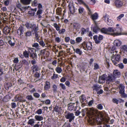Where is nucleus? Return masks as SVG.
Masks as SVG:
<instances>
[{
  "instance_id": "nucleus-1",
  "label": "nucleus",
  "mask_w": 127,
  "mask_h": 127,
  "mask_svg": "<svg viewBox=\"0 0 127 127\" xmlns=\"http://www.w3.org/2000/svg\"><path fill=\"white\" fill-rule=\"evenodd\" d=\"M65 118L67 119H69V122H70L74 120L75 116L73 113H70L68 111H66L64 113Z\"/></svg>"
},
{
  "instance_id": "nucleus-2",
  "label": "nucleus",
  "mask_w": 127,
  "mask_h": 127,
  "mask_svg": "<svg viewBox=\"0 0 127 127\" xmlns=\"http://www.w3.org/2000/svg\"><path fill=\"white\" fill-rule=\"evenodd\" d=\"M90 116H91V118H90L89 121V123L92 125L94 124L96 122V120L95 119V116H96L95 112L94 110L91 111L89 113Z\"/></svg>"
},
{
  "instance_id": "nucleus-3",
  "label": "nucleus",
  "mask_w": 127,
  "mask_h": 127,
  "mask_svg": "<svg viewBox=\"0 0 127 127\" xmlns=\"http://www.w3.org/2000/svg\"><path fill=\"white\" fill-rule=\"evenodd\" d=\"M111 60L112 61L114 65L117 64L118 62L121 59L120 55L118 54H116L115 55H113L111 57Z\"/></svg>"
},
{
  "instance_id": "nucleus-4",
  "label": "nucleus",
  "mask_w": 127,
  "mask_h": 127,
  "mask_svg": "<svg viewBox=\"0 0 127 127\" xmlns=\"http://www.w3.org/2000/svg\"><path fill=\"white\" fill-rule=\"evenodd\" d=\"M17 33L21 38H24V25L23 24L20 25V27L18 30Z\"/></svg>"
},
{
  "instance_id": "nucleus-5",
  "label": "nucleus",
  "mask_w": 127,
  "mask_h": 127,
  "mask_svg": "<svg viewBox=\"0 0 127 127\" xmlns=\"http://www.w3.org/2000/svg\"><path fill=\"white\" fill-rule=\"evenodd\" d=\"M93 38L95 43L96 44H98L100 43L101 41L103 39V36L101 35H99L98 36L96 35L94 36Z\"/></svg>"
},
{
  "instance_id": "nucleus-6",
  "label": "nucleus",
  "mask_w": 127,
  "mask_h": 127,
  "mask_svg": "<svg viewBox=\"0 0 127 127\" xmlns=\"http://www.w3.org/2000/svg\"><path fill=\"white\" fill-rule=\"evenodd\" d=\"M125 34H126V33L122 32L121 29L120 28H115L114 35L118 36Z\"/></svg>"
},
{
  "instance_id": "nucleus-7",
  "label": "nucleus",
  "mask_w": 127,
  "mask_h": 127,
  "mask_svg": "<svg viewBox=\"0 0 127 127\" xmlns=\"http://www.w3.org/2000/svg\"><path fill=\"white\" fill-rule=\"evenodd\" d=\"M28 50L31 58L33 59H36L37 58V55L34 52L33 48H29Z\"/></svg>"
},
{
  "instance_id": "nucleus-8",
  "label": "nucleus",
  "mask_w": 127,
  "mask_h": 127,
  "mask_svg": "<svg viewBox=\"0 0 127 127\" xmlns=\"http://www.w3.org/2000/svg\"><path fill=\"white\" fill-rule=\"evenodd\" d=\"M107 77V75L106 74H104L100 76L99 77L98 83L100 84L104 83L105 80H106Z\"/></svg>"
},
{
  "instance_id": "nucleus-9",
  "label": "nucleus",
  "mask_w": 127,
  "mask_h": 127,
  "mask_svg": "<svg viewBox=\"0 0 127 127\" xmlns=\"http://www.w3.org/2000/svg\"><path fill=\"white\" fill-rule=\"evenodd\" d=\"M126 0H124L123 3L119 0H117L115 1L114 3L116 6L118 8L121 7L124 4V3L126 1Z\"/></svg>"
},
{
  "instance_id": "nucleus-10",
  "label": "nucleus",
  "mask_w": 127,
  "mask_h": 127,
  "mask_svg": "<svg viewBox=\"0 0 127 127\" xmlns=\"http://www.w3.org/2000/svg\"><path fill=\"white\" fill-rule=\"evenodd\" d=\"M94 24V25L93 27V31L95 33H97L100 29L96 21H95Z\"/></svg>"
},
{
  "instance_id": "nucleus-11",
  "label": "nucleus",
  "mask_w": 127,
  "mask_h": 127,
  "mask_svg": "<svg viewBox=\"0 0 127 127\" xmlns=\"http://www.w3.org/2000/svg\"><path fill=\"white\" fill-rule=\"evenodd\" d=\"M80 101L82 104H84L85 101H86V97L83 94L79 97Z\"/></svg>"
},
{
  "instance_id": "nucleus-12",
  "label": "nucleus",
  "mask_w": 127,
  "mask_h": 127,
  "mask_svg": "<svg viewBox=\"0 0 127 127\" xmlns=\"http://www.w3.org/2000/svg\"><path fill=\"white\" fill-rule=\"evenodd\" d=\"M70 12L72 14H73L75 12V9L74 6L72 4L71 5L69 4L68 6Z\"/></svg>"
},
{
  "instance_id": "nucleus-13",
  "label": "nucleus",
  "mask_w": 127,
  "mask_h": 127,
  "mask_svg": "<svg viewBox=\"0 0 127 127\" xmlns=\"http://www.w3.org/2000/svg\"><path fill=\"white\" fill-rule=\"evenodd\" d=\"M113 74V75H112L114 77H115V78L120 76V73L118 70H115L114 71Z\"/></svg>"
},
{
  "instance_id": "nucleus-14",
  "label": "nucleus",
  "mask_w": 127,
  "mask_h": 127,
  "mask_svg": "<svg viewBox=\"0 0 127 127\" xmlns=\"http://www.w3.org/2000/svg\"><path fill=\"white\" fill-rule=\"evenodd\" d=\"M91 18L93 21L94 23L95 21H96L95 20H96L98 18V15L96 13H95L92 15L91 16Z\"/></svg>"
},
{
  "instance_id": "nucleus-15",
  "label": "nucleus",
  "mask_w": 127,
  "mask_h": 127,
  "mask_svg": "<svg viewBox=\"0 0 127 127\" xmlns=\"http://www.w3.org/2000/svg\"><path fill=\"white\" fill-rule=\"evenodd\" d=\"M115 77H114L112 75L108 76H107L106 77V80L107 81L110 82L112 81H115Z\"/></svg>"
},
{
  "instance_id": "nucleus-16",
  "label": "nucleus",
  "mask_w": 127,
  "mask_h": 127,
  "mask_svg": "<svg viewBox=\"0 0 127 127\" xmlns=\"http://www.w3.org/2000/svg\"><path fill=\"white\" fill-rule=\"evenodd\" d=\"M30 10L28 11V13L32 16H34L35 14V12L37 11V8L31 9Z\"/></svg>"
},
{
  "instance_id": "nucleus-17",
  "label": "nucleus",
  "mask_w": 127,
  "mask_h": 127,
  "mask_svg": "<svg viewBox=\"0 0 127 127\" xmlns=\"http://www.w3.org/2000/svg\"><path fill=\"white\" fill-rule=\"evenodd\" d=\"M73 26L74 28L77 31L81 27L80 24L78 23H74L73 24Z\"/></svg>"
},
{
  "instance_id": "nucleus-18",
  "label": "nucleus",
  "mask_w": 127,
  "mask_h": 127,
  "mask_svg": "<svg viewBox=\"0 0 127 127\" xmlns=\"http://www.w3.org/2000/svg\"><path fill=\"white\" fill-rule=\"evenodd\" d=\"M30 62V61H27L24 60V67L26 70L28 69L29 68Z\"/></svg>"
},
{
  "instance_id": "nucleus-19",
  "label": "nucleus",
  "mask_w": 127,
  "mask_h": 127,
  "mask_svg": "<svg viewBox=\"0 0 127 127\" xmlns=\"http://www.w3.org/2000/svg\"><path fill=\"white\" fill-rule=\"evenodd\" d=\"M50 83L49 82L46 81V82L45 85L44 87V90H45L47 91L50 89Z\"/></svg>"
},
{
  "instance_id": "nucleus-20",
  "label": "nucleus",
  "mask_w": 127,
  "mask_h": 127,
  "mask_svg": "<svg viewBox=\"0 0 127 127\" xmlns=\"http://www.w3.org/2000/svg\"><path fill=\"white\" fill-rule=\"evenodd\" d=\"M75 104V103L73 104L72 103L68 104L67 105V107L68 109L70 110H72L74 109V105Z\"/></svg>"
},
{
  "instance_id": "nucleus-21",
  "label": "nucleus",
  "mask_w": 127,
  "mask_h": 127,
  "mask_svg": "<svg viewBox=\"0 0 127 127\" xmlns=\"http://www.w3.org/2000/svg\"><path fill=\"white\" fill-rule=\"evenodd\" d=\"M122 44V42L119 40H116L114 41V44L117 46H120Z\"/></svg>"
},
{
  "instance_id": "nucleus-22",
  "label": "nucleus",
  "mask_w": 127,
  "mask_h": 127,
  "mask_svg": "<svg viewBox=\"0 0 127 127\" xmlns=\"http://www.w3.org/2000/svg\"><path fill=\"white\" fill-rule=\"evenodd\" d=\"M92 47V43L90 42H88L86 44V49L87 50H91Z\"/></svg>"
},
{
  "instance_id": "nucleus-23",
  "label": "nucleus",
  "mask_w": 127,
  "mask_h": 127,
  "mask_svg": "<svg viewBox=\"0 0 127 127\" xmlns=\"http://www.w3.org/2000/svg\"><path fill=\"white\" fill-rule=\"evenodd\" d=\"M107 29L108 34H110L109 32H112L113 33H112V35H114L115 28L113 27H109Z\"/></svg>"
},
{
  "instance_id": "nucleus-24",
  "label": "nucleus",
  "mask_w": 127,
  "mask_h": 127,
  "mask_svg": "<svg viewBox=\"0 0 127 127\" xmlns=\"http://www.w3.org/2000/svg\"><path fill=\"white\" fill-rule=\"evenodd\" d=\"M19 100L20 101V104L21 105H22V106L23 107V108L24 107V105L23 104V101L24 100V97L23 95L22 96H19Z\"/></svg>"
},
{
  "instance_id": "nucleus-25",
  "label": "nucleus",
  "mask_w": 127,
  "mask_h": 127,
  "mask_svg": "<svg viewBox=\"0 0 127 127\" xmlns=\"http://www.w3.org/2000/svg\"><path fill=\"white\" fill-rule=\"evenodd\" d=\"M119 88L120 90L119 92V93L125 92V87L122 85L120 84L119 86Z\"/></svg>"
},
{
  "instance_id": "nucleus-26",
  "label": "nucleus",
  "mask_w": 127,
  "mask_h": 127,
  "mask_svg": "<svg viewBox=\"0 0 127 127\" xmlns=\"http://www.w3.org/2000/svg\"><path fill=\"white\" fill-rule=\"evenodd\" d=\"M101 32L103 33L108 34V29L106 28H102L100 30Z\"/></svg>"
},
{
  "instance_id": "nucleus-27",
  "label": "nucleus",
  "mask_w": 127,
  "mask_h": 127,
  "mask_svg": "<svg viewBox=\"0 0 127 127\" xmlns=\"http://www.w3.org/2000/svg\"><path fill=\"white\" fill-rule=\"evenodd\" d=\"M34 118L37 121H41L43 119V118L41 116L36 115Z\"/></svg>"
},
{
  "instance_id": "nucleus-28",
  "label": "nucleus",
  "mask_w": 127,
  "mask_h": 127,
  "mask_svg": "<svg viewBox=\"0 0 127 127\" xmlns=\"http://www.w3.org/2000/svg\"><path fill=\"white\" fill-rule=\"evenodd\" d=\"M78 10V13L79 14H82L84 13V9L83 8L80 7H79Z\"/></svg>"
},
{
  "instance_id": "nucleus-29",
  "label": "nucleus",
  "mask_w": 127,
  "mask_h": 127,
  "mask_svg": "<svg viewBox=\"0 0 127 127\" xmlns=\"http://www.w3.org/2000/svg\"><path fill=\"white\" fill-rule=\"evenodd\" d=\"M52 90L54 93H56L57 91V87L56 85L54 84L53 85L52 87Z\"/></svg>"
},
{
  "instance_id": "nucleus-30",
  "label": "nucleus",
  "mask_w": 127,
  "mask_h": 127,
  "mask_svg": "<svg viewBox=\"0 0 127 127\" xmlns=\"http://www.w3.org/2000/svg\"><path fill=\"white\" fill-rule=\"evenodd\" d=\"M55 70L57 73H60L62 71V70L61 67H59V65L56 68Z\"/></svg>"
},
{
  "instance_id": "nucleus-31",
  "label": "nucleus",
  "mask_w": 127,
  "mask_h": 127,
  "mask_svg": "<svg viewBox=\"0 0 127 127\" xmlns=\"http://www.w3.org/2000/svg\"><path fill=\"white\" fill-rule=\"evenodd\" d=\"M32 72H35L37 71L38 70V66L36 65H34L32 66Z\"/></svg>"
},
{
  "instance_id": "nucleus-32",
  "label": "nucleus",
  "mask_w": 127,
  "mask_h": 127,
  "mask_svg": "<svg viewBox=\"0 0 127 127\" xmlns=\"http://www.w3.org/2000/svg\"><path fill=\"white\" fill-rule=\"evenodd\" d=\"M53 26L57 31H58L60 30V27L58 26L57 24L54 23L53 24Z\"/></svg>"
},
{
  "instance_id": "nucleus-33",
  "label": "nucleus",
  "mask_w": 127,
  "mask_h": 127,
  "mask_svg": "<svg viewBox=\"0 0 127 127\" xmlns=\"http://www.w3.org/2000/svg\"><path fill=\"white\" fill-rule=\"evenodd\" d=\"M35 123L34 119H32L29 120L28 122V124L30 125L31 126H32Z\"/></svg>"
},
{
  "instance_id": "nucleus-34",
  "label": "nucleus",
  "mask_w": 127,
  "mask_h": 127,
  "mask_svg": "<svg viewBox=\"0 0 127 127\" xmlns=\"http://www.w3.org/2000/svg\"><path fill=\"white\" fill-rule=\"evenodd\" d=\"M39 41L38 40H37V41L39 43L40 45L43 47H44L45 46L46 44L43 40H41Z\"/></svg>"
},
{
  "instance_id": "nucleus-35",
  "label": "nucleus",
  "mask_w": 127,
  "mask_h": 127,
  "mask_svg": "<svg viewBox=\"0 0 127 127\" xmlns=\"http://www.w3.org/2000/svg\"><path fill=\"white\" fill-rule=\"evenodd\" d=\"M99 69V67L98 64L96 63H94V70H96Z\"/></svg>"
},
{
  "instance_id": "nucleus-36",
  "label": "nucleus",
  "mask_w": 127,
  "mask_h": 127,
  "mask_svg": "<svg viewBox=\"0 0 127 127\" xmlns=\"http://www.w3.org/2000/svg\"><path fill=\"white\" fill-rule=\"evenodd\" d=\"M10 29V28H5L3 29V32L5 34H7L9 33Z\"/></svg>"
},
{
  "instance_id": "nucleus-37",
  "label": "nucleus",
  "mask_w": 127,
  "mask_h": 127,
  "mask_svg": "<svg viewBox=\"0 0 127 127\" xmlns=\"http://www.w3.org/2000/svg\"><path fill=\"white\" fill-rule=\"evenodd\" d=\"M93 88H94L93 90H95L97 91L98 90V89L100 88V87L98 85L96 84H95L93 85Z\"/></svg>"
},
{
  "instance_id": "nucleus-38",
  "label": "nucleus",
  "mask_w": 127,
  "mask_h": 127,
  "mask_svg": "<svg viewBox=\"0 0 127 127\" xmlns=\"http://www.w3.org/2000/svg\"><path fill=\"white\" fill-rule=\"evenodd\" d=\"M54 110L56 112H59L61 109L60 107L56 106L54 108Z\"/></svg>"
},
{
  "instance_id": "nucleus-39",
  "label": "nucleus",
  "mask_w": 127,
  "mask_h": 127,
  "mask_svg": "<svg viewBox=\"0 0 127 127\" xmlns=\"http://www.w3.org/2000/svg\"><path fill=\"white\" fill-rule=\"evenodd\" d=\"M88 42H84L82 44V47L85 50L87 51L86 49V44Z\"/></svg>"
},
{
  "instance_id": "nucleus-40",
  "label": "nucleus",
  "mask_w": 127,
  "mask_h": 127,
  "mask_svg": "<svg viewBox=\"0 0 127 127\" xmlns=\"http://www.w3.org/2000/svg\"><path fill=\"white\" fill-rule=\"evenodd\" d=\"M109 16L108 15H105L103 17V19L104 20L105 22L109 20Z\"/></svg>"
},
{
  "instance_id": "nucleus-41",
  "label": "nucleus",
  "mask_w": 127,
  "mask_h": 127,
  "mask_svg": "<svg viewBox=\"0 0 127 127\" xmlns=\"http://www.w3.org/2000/svg\"><path fill=\"white\" fill-rule=\"evenodd\" d=\"M16 5L19 8L21 11H22L24 10V8L23 6H22V5L20 3H17Z\"/></svg>"
},
{
  "instance_id": "nucleus-42",
  "label": "nucleus",
  "mask_w": 127,
  "mask_h": 127,
  "mask_svg": "<svg viewBox=\"0 0 127 127\" xmlns=\"http://www.w3.org/2000/svg\"><path fill=\"white\" fill-rule=\"evenodd\" d=\"M85 7H86V8H87V9L88 11V14L89 15L91 16L92 14V13L91 11V10L89 7L88 6V5H87Z\"/></svg>"
},
{
  "instance_id": "nucleus-43",
  "label": "nucleus",
  "mask_w": 127,
  "mask_h": 127,
  "mask_svg": "<svg viewBox=\"0 0 127 127\" xmlns=\"http://www.w3.org/2000/svg\"><path fill=\"white\" fill-rule=\"evenodd\" d=\"M80 4H83L85 7L87 5L82 0H77Z\"/></svg>"
},
{
  "instance_id": "nucleus-44",
  "label": "nucleus",
  "mask_w": 127,
  "mask_h": 127,
  "mask_svg": "<svg viewBox=\"0 0 127 127\" xmlns=\"http://www.w3.org/2000/svg\"><path fill=\"white\" fill-rule=\"evenodd\" d=\"M119 93L120 94L121 97L122 98H125L127 97V95L125 94V92H122Z\"/></svg>"
},
{
  "instance_id": "nucleus-45",
  "label": "nucleus",
  "mask_w": 127,
  "mask_h": 127,
  "mask_svg": "<svg viewBox=\"0 0 127 127\" xmlns=\"http://www.w3.org/2000/svg\"><path fill=\"white\" fill-rule=\"evenodd\" d=\"M38 4L37 1L36 0H34L32 3V5L33 6H36Z\"/></svg>"
},
{
  "instance_id": "nucleus-46",
  "label": "nucleus",
  "mask_w": 127,
  "mask_h": 127,
  "mask_svg": "<svg viewBox=\"0 0 127 127\" xmlns=\"http://www.w3.org/2000/svg\"><path fill=\"white\" fill-rule=\"evenodd\" d=\"M25 26L27 29H30L32 28V26L31 24L29 23H27L26 24Z\"/></svg>"
},
{
  "instance_id": "nucleus-47",
  "label": "nucleus",
  "mask_w": 127,
  "mask_h": 127,
  "mask_svg": "<svg viewBox=\"0 0 127 127\" xmlns=\"http://www.w3.org/2000/svg\"><path fill=\"white\" fill-rule=\"evenodd\" d=\"M59 86L61 87L62 89L64 90H65L66 89V86L65 85L62 83H60L59 84Z\"/></svg>"
},
{
  "instance_id": "nucleus-48",
  "label": "nucleus",
  "mask_w": 127,
  "mask_h": 127,
  "mask_svg": "<svg viewBox=\"0 0 127 127\" xmlns=\"http://www.w3.org/2000/svg\"><path fill=\"white\" fill-rule=\"evenodd\" d=\"M124 16V14H120L119 16L117 17V20L118 21H119Z\"/></svg>"
},
{
  "instance_id": "nucleus-49",
  "label": "nucleus",
  "mask_w": 127,
  "mask_h": 127,
  "mask_svg": "<svg viewBox=\"0 0 127 127\" xmlns=\"http://www.w3.org/2000/svg\"><path fill=\"white\" fill-rule=\"evenodd\" d=\"M26 98L28 99L29 100H33L34 99L32 96L31 95H28L27 96Z\"/></svg>"
},
{
  "instance_id": "nucleus-50",
  "label": "nucleus",
  "mask_w": 127,
  "mask_h": 127,
  "mask_svg": "<svg viewBox=\"0 0 127 127\" xmlns=\"http://www.w3.org/2000/svg\"><path fill=\"white\" fill-rule=\"evenodd\" d=\"M29 56V54L27 52V51H24V57L26 58L28 60Z\"/></svg>"
},
{
  "instance_id": "nucleus-51",
  "label": "nucleus",
  "mask_w": 127,
  "mask_h": 127,
  "mask_svg": "<svg viewBox=\"0 0 127 127\" xmlns=\"http://www.w3.org/2000/svg\"><path fill=\"white\" fill-rule=\"evenodd\" d=\"M55 41L57 43H59L61 41V37H55Z\"/></svg>"
},
{
  "instance_id": "nucleus-52",
  "label": "nucleus",
  "mask_w": 127,
  "mask_h": 127,
  "mask_svg": "<svg viewBox=\"0 0 127 127\" xmlns=\"http://www.w3.org/2000/svg\"><path fill=\"white\" fill-rule=\"evenodd\" d=\"M75 52L76 53L79 54L80 55L82 54V52L78 48H76V49Z\"/></svg>"
},
{
  "instance_id": "nucleus-53",
  "label": "nucleus",
  "mask_w": 127,
  "mask_h": 127,
  "mask_svg": "<svg viewBox=\"0 0 127 127\" xmlns=\"http://www.w3.org/2000/svg\"><path fill=\"white\" fill-rule=\"evenodd\" d=\"M106 22L109 25H112L113 23V22L110 19L109 20Z\"/></svg>"
},
{
  "instance_id": "nucleus-54",
  "label": "nucleus",
  "mask_w": 127,
  "mask_h": 127,
  "mask_svg": "<svg viewBox=\"0 0 127 127\" xmlns=\"http://www.w3.org/2000/svg\"><path fill=\"white\" fill-rule=\"evenodd\" d=\"M82 39V37H78L76 38V42L79 43L81 41Z\"/></svg>"
},
{
  "instance_id": "nucleus-55",
  "label": "nucleus",
  "mask_w": 127,
  "mask_h": 127,
  "mask_svg": "<svg viewBox=\"0 0 127 127\" xmlns=\"http://www.w3.org/2000/svg\"><path fill=\"white\" fill-rule=\"evenodd\" d=\"M58 75L53 73V75L51 77V79L52 80H54L57 78L58 77Z\"/></svg>"
},
{
  "instance_id": "nucleus-56",
  "label": "nucleus",
  "mask_w": 127,
  "mask_h": 127,
  "mask_svg": "<svg viewBox=\"0 0 127 127\" xmlns=\"http://www.w3.org/2000/svg\"><path fill=\"white\" fill-rule=\"evenodd\" d=\"M97 108L101 110L103 109V106L101 104H98L96 106Z\"/></svg>"
},
{
  "instance_id": "nucleus-57",
  "label": "nucleus",
  "mask_w": 127,
  "mask_h": 127,
  "mask_svg": "<svg viewBox=\"0 0 127 127\" xmlns=\"http://www.w3.org/2000/svg\"><path fill=\"white\" fill-rule=\"evenodd\" d=\"M33 96L35 98H38L40 96L39 94L37 93H34L33 94Z\"/></svg>"
},
{
  "instance_id": "nucleus-58",
  "label": "nucleus",
  "mask_w": 127,
  "mask_h": 127,
  "mask_svg": "<svg viewBox=\"0 0 127 127\" xmlns=\"http://www.w3.org/2000/svg\"><path fill=\"white\" fill-rule=\"evenodd\" d=\"M64 29H62L61 30L59 31L58 33L59 34H63L65 31Z\"/></svg>"
},
{
  "instance_id": "nucleus-59",
  "label": "nucleus",
  "mask_w": 127,
  "mask_h": 127,
  "mask_svg": "<svg viewBox=\"0 0 127 127\" xmlns=\"http://www.w3.org/2000/svg\"><path fill=\"white\" fill-rule=\"evenodd\" d=\"M32 46L33 47H35L36 48L38 49L39 47L38 44L37 43H35L32 44Z\"/></svg>"
},
{
  "instance_id": "nucleus-60",
  "label": "nucleus",
  "mask_w": 127,
  "mask_h": 127,
  "mask_svg": "<svg viewBox=\"0 0 127 127\" xmlns=\"http://www.w3.org/2000/svg\"><path fill=\"white\" fill-rule=\"evenodd\" d=\"M86 109H83L82 110L81 113H82V116L84 117L85 115V113H86Z\"/></svg>"
},
{
  "instance_id": "nucleus-61",
  "label": "nucleus",
  "mask_w": 127,
  "mask_h": 127,
  "mask_svg": "<svg viewBox=\"0 0 127 127\" xmlns=\"http://www.w3.org/2000/svg\"><path fill=\"white\" fill-rule=\"evenodd\" d=\"M42 10L41 9H39L36 12L37 15H40L42 13Z\"/></svg>"
},
{
  "instance_id": "nucleus-62",
  "label": "nucleus",
  "mask_w": 127,
  "mask_h": 127,
  "mask_svg": "<svg viewBox=\"0 0 127 127\" xmlns=\"http://www.w3.org/2000/svg\"><path fill=\"white\" fill-rule=\"evenodd\" d=\"M94 101L93 100H92L90 101L88 103V105L90 107H91L92 106V104L94 103Z\"/></svg>"
},
{
  "instance_id": "nucleus-63",
  "label": "nucleus",
  "mask_w": 127,
  "mask_h": 127,
  "mask_svg": "<svg viewBox=\"0 0 127 127\" xmlns=\"http://www.w3.org/2000/svg\"><path fill=\"white\" fill-rule=\"evenodd\" d=\"M36 112L39 115H40L42 113V111L41 109H39L37 110Z\"/></svg>"
},
{
  "instance_id": "nucleus-64",
  "label": "nucleus",
  "mask_w": 127,
  "mask_h": 127,
  "mask_svg": "<svg viewBox=\"0 0 127 127\" xmlns=\"http://www.w3.org/2000/svg\"><path fill=\"white\" fill-rule=\"evenodd\" d=\"M9 44L11 46H14L15 44L14 42H12L11 40H9L8 41Z\"/></svg>"
}]
</instances>
